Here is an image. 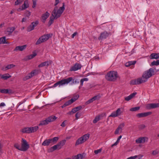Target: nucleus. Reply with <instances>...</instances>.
Wrapping results in <instances>:
<instances>
[{
    "mask_svg": "<svg viewBox=\"0 0 159 159\" xmlns=\"http://www.w3.org/2000/svg\"><path fill=\"white\" fill-rule=\"evenodd\" d=\"M121 108H119L116 111L117 116L119 115H120L122 113V112L121 111Z\"/></svg>",
    "mask_w": 159,
    "mask_h": 159,
    "instance_id": "obj_44",
    "label": "nucleus"
},
{
    "mask_svg": "<svg viewBox=\"0 0 159 159\" xmlns=\"http://www.w3.org/2000/svg\"><path fill=\"white\" fill-rule=\"evenodd\" d=\"M62 4V6L60 7L58 10H57L58 7L57 6H55L53 10L52 11V16H55V15L58 14V15L60 14V16H61V14L65 10V3H63Z\"/></svg>",
    "mask_w": 159,
    "mask_h": 159,
    "instance_id": "obj_4",
    "label": "nucleus"
},
{
    "mask_svg": "<svg viewBox=\"0 0 159 159\" xmlns=\"http://www.w3.org/2000/svg\"><path fill=\"white\" fill-rule=\"evenodd\" d=\"M145 141V137H140L136 140V143H144Z\"/></svg>",
    "mask_w": 159,
    "mask_h": 159,
    "instance_id": "obj_24",
    "label": "nucleus"
},
{
    "mask_svg": "<svg viewBox=\"0 0 159 159\" xmlns=\"http://www.w3.org/2000/svg\"><path fill=\"white\" fill-rule=\"evenodd\" d=\"M51 64V62L50 61H47L41 63L38 65V67L40 68L44 66H48Z\"/></svg>",
    "mask_w": 159,
    "mask_h": 159,
    "instance_id": "obj_15",
    "label": "nucleus"
},
{
    "mask_svg": "<svg viewBox=\"0 0 159 159\" xmlns=\"http://www.w3.org/2000/svg\"><path fill=\"white\" fill-rule=\"evenodd\" d=\"M31 129V132L34 133L38 129V127L37 126H35L34 127H30Z\"/></svg>",
    "mask_w": 159,
    "mask_h": 159,
    "instance_id": "obj_39",
    "label": "nucleus"
},
{
    "mask_svg": "<svg viewBox=\"0 0 159 159\" xmlns=\"http://www.w3.org/2000/svg\"><path fill=\"white\" fill-rule=\"evenodd\" d=\"M15 66V65L13 64L8 65L7 66H5V69H6V70H7L12 68Z\"/></svg>",
    "mask_w": 159,
    "mask_h": 159,
    "instance_id": "obj_38",
    "label": "nucleus"
},
{
    "mask_svg": "<svg viewBox=\"0 0 159 159\" xmlns=\"http://www.w3.org/2000/svg\"><path fill=\"white\" fill-rule=\"evenodd\" d=\"M48 123H49L46 118L45 120L41 121L39 124V125H45L48 124Z\"/></svg>",
    "mask_w": 159,
    "mask_h": 159,
    "instance_id": "obj_32",
    "label": "nucleus"
},
{
    "mask_svg": "<svg viewBox=\"0 0 159 159\" xmlns=\"http://www.w3.org/2000/svg\"><path fill=\"white\" fill-rule=\"evenodd\" d=\"M70 103L69 102V101H68L66 102L64 104L63 106H61V107L62 108H63L64 107H66V106H68L70 105Z\"/></svg>",
    "mask_w": 159,
    "mask_h": 159,
    "instance_id": "obj_48",
    "label": "nucleus"
},
{
    "mask_svg": "<svg viewBox=\"0 0 159 159\" xmlns=\"http://www.w3.org/2000/svg\"><path fill=\"white\" fill-rule=\"evenodd\" d=\"M83 158V155L81 154H78L76 156L74 157V159H82Z\"/></svg>",
    "mask_w": 159,
    "mask_h": 159,
    "instance_id": "obj_36",
    "label": "nucleus"
},
{
    "mask_svg": "<svg viewBox=\"0 0 159 159\" xmlns=\"http://www.w3.org/2000/svg\"><path fill=\"white\" fill-rule=\"evenodd\" d=\"M72 77H69L66 79H62L55 83L52 87H55L58 85L59 86H60L61 85H64L65 84H67L70 81H72Z\"/></svg>",
    "mask_w": 159,
    "mask_h": 159,
    "instance_id": "obj_3",
    "label": "nucleus"
},
{
    "mask_svg": "<svg viewBox=\"0 0 159 159\" xmlns=\"http://www.w3.org/2000/svg\"><path fill=\"white\" fill-rule=\"evenodd\" d=\"M84 142L83 139L81 137L76 140L75 145H78L84 143Z\"/></svg>",
    "mask_w": 159,
    "mask_h": 159,
    "instance_id": "obj_27",
    "label": "nucleus"
},
{
    "mask_svg": "<svg viewBox=\"0 0 159 159\" xmlns=\"http://www.w3.org/2000/svg\"><path fill=\"white\" fill-rule=\"evenodd\" d=\"M111 35V32H108L106 31H105L100 33V36L98 39L99 40H102L103 39H106L109 35Z\"/></svg>",
    "mask_w": 159,
    "mask_h": 159,
    "instance_id": "obj_7",
    "label": "nucleus"
},
{
    "mask_svg": "<svg viewBox=\"0 0 159 159\" xmlns=\"http://www.w3.org/2000/svg\"><path fill=\"white\" fill-rule=\"evenodd\" d=\"M159 65V60H157L156 61H154L151 63V66H153L154 65L158 66Z\"/></svg>",
    "mask_w": 159,
    "mask_h": 159,
    "instance_id": "obj_41",
    "label": "nucleus"
},
{
    "mask_svg": "<svg viewBox=\"0 0 159 159\" xmlns=\"http://www.w3.org/2000/svg\"><path fill=\"white\" fill-rule=\"evenodd\" d=\"M140 109L139 107H137L132 108L130 109V111H136L139 110Z\"/></svg>",
    "mask_w": 159,
    "mask_h": 159,
    "instance_id": "obj_40",
    "label": "nucleus"
},
{
    "mask_svg": "<svg viewBox=\"0 0 159 159\" xmlns=\"http://www.w3.org/2000/svg\"><path fill=\"white\" fill-rule=\"evenodd\" d=\"M26 47L27 45H26L16 46L14 49V51H22L26 48Z\"/></svg>",
    "mask_w": 159,
    "mask_h": 159,
    "instance_id": "obj_14",
    "label": "nucleus"
},
{
    "mask_svg": "<svg viewBox=\"0 0 159 159\" xmlns=\"http://www.w3.org/2000/svg\"><path fill=\"white\" fill-rule=\"evenodd\" d=\"M118 75L117 72L115 71H111L107 73L105 76V79L110 81H114L117 79Z\"/></svg>",
    "mask_w": 159,
    "mask_h": 159,
    "instance_id": "obj_1",
    "label": "nucleus"
},
{
    "mask_svg": "<svg viewBox=\"0 0 159 159\" xmlns=\"http://www.w3.org/2000/svg\"><path fill=\"white\" fill-rule=\"evenodd\" d=\"M72 78V84H78L79 83V81L77 80H75L74 79H73V78Z\"/></svg>",
    "mask_w": 159,
    "mask_h": 159,
    "instance_id": "obj_57",
    "label": "nucleus"
},
{
    "mask_svg": "<svg viewBox=\"0 0 159 159\" xmlns=\"http://www.w3.org/2000/svg\"><path fill=\"white\" fill-rule=\"evenodd\" d=\"M30 148V146L26 140L22 138L21 140V148L20 151H26Z\"/></svg>",
    "mask_w": 159,
    "mask_h": 159,
    "instance_id": "obj_6",
    "label": "nucleus"
},
{
    "mask_svg": "<svg viewBox=\"0 0 159 159\" xmlns=\"http://www.w3.org/2000/svg\"><path fill=\"white\" fill-rule=\"evenodd\" d=\"M29 7V5L28 4V2L27 1L25 0L24 3L22 6V8L20 7L17 10L18 11H20V10H23L26 8H27Z\"/></svg>",
    "mask_w": 159,
    "mask_h": 159,
    "instance_id": "obj_17",
    "label": "nucleus"
},
{
    "mask_svg": "<svg viewBox=\"0 0 159 159\" xmlns=\"http://www.w3.org/2000/svg\"><path fill=\"white\" fill-rule=\"evenodd\" d=\"M32 77V76L30 74H28L27 75H26L25 77L23 78V80H28Z\"/></svg>",
    "mask_w": 159,
    "mask_h": 159,
    "instance_id": "obj_43",
    "label": "nucleus"
},
{
    "mask_svg": "<svg viewBox=\"0 0 159 159\" xmlns=\"http://www.w3.org/2000/svg\"><path fill=\"white\" fill-rule=\"evenodd\" d=\"M24 133L29 134L31 133V127H25L22 129L21 131Z\"/></svg>",
    "mask_w": 159,
    "mask_h": 159,
    "instance_id": "obj_19",
    "label": "nucleus"
},
{
    "mask_svg": "<svg viewBox=\"0 0 159 159\" xmlns=\"http://www.w3.org/2000/svg\"><path fill=\"white\" fill-rule=\"evenodd\" d=\"M75 108L77 111H78L80 110L82 108V107L81 106H79Z\"/></svg>",
    "mask_w": 159,
    "mask_h": 159,
    "instance_id": "obj_59",
    "label": "nucleus"
},
{
    "mask_svg": "<svg viewBox=\"0 0 159 159\" xmlns=\"http://www.w3.org/2000/svg\"><path fill=\"white\" fill-rule=\"evenodd\" d=\"M159 107V103H152L147 105V107L148 109H151Z\"/></svg>",
    "mask_w": 159,
    "mask_h": 159,
    "instance_id": "obj_12",
    "label": "nucleus"
},
{
    "mask_svg": "<svg viewBox=\"0 0 159 159\" xmlns=\"http://www.w3.org/2000/svg\"><path fill=\"white\" fill-rule=\"evenodd\" d=\"M152 113L151 112H142L138 113L136 115V116L139 118H142L146 117L151 115Z\"/></svg>",
    "mask_w": 159,
    "mask_h": 159,
    "instance_id": "obj_10",
    "label": "nucleus"
},
{
    "mask_svg": "<svg viewBox=\"0 0 159 159\" xmlns=\"http://www.w3.org/2000/svg\"><path fill=\"white\" fill-rule=\"evenodd\" d=\"M37 55L36 53L35 52V51H33L32 52V54H31L30 55L27 56L26 57V60L31 59L34 57L35 56Z\"/></svg>",
    "mask_w": 159,
    "mask_h": 159,
    "instance_id": "obj_26",
    "label": "nucleus"
},
{
    "mask_svg": "<svg viewBox=\"0 0 159 159\" xmlns=\"http://www.w3.org/2000/svg\"><path fill=\"white\" fill-rule=\"evenodd\" d=\"M125 126V124L124 123H123L120 124L118 127L117 129L116 130L115 132V134H118L119 133V131L120 130L121 132L122 130V128Z\"/></svg>",
    "mask_w": 159,
    "mask_h": 159,
    "instance_id": "obj_16",
    "label": "nucleus"
},
{
    "mask_svg": "<svg viewBox=\"0 0 159 159\" xmlns=\"http://www.w3.org/2000/svg\"><path fill=\"white\" fill-rule=\"evenodd\" d=\"M146 82V80H143L142 78H139L137 79L132 80L130 81L131 85H136L141 84Z\"/></svg>",
    "mask_w": 159,
    "mask_h": 159,
    "instance_id": "obj_8",
    "label": "nucleus"
},
{
    "mask_svg": "<svg viewBox=\"0 0 159 159\" xmlns=\"http://www.w3.org/2000/svg\"><path fill=\"white\" fill-rule=\"evenodd\" d=\"M136 62V61H128L125 64V66L126 67H129L132 65H134Z\"/></svg>",
    "mask_w": 159,
    "mask_h": 159,
    "instance_id": "obj_29",
    "label": "nucleus"
},
{
    "mask_svg": "<svg viewBox=\"0 0 159 159\" xmlns=\"http://www.w3.org/2000/svg\"><path fill=\"white\" fill-rule=\"evenodd\" d=\"M60 14H59V15L58 14L55 15V16H50V20L48 23V26H50L52 24L53 22L54 19H57L59 17H60Z\"/></svg>",
    "mask_w": 159,
    "mask_h": 159,
    "instance_id": "obj_11",
    "label": "nucleus"
},
{
    "mask_svg": "<svg viewBox=\"0 0 159 159\" xmlns=\"http://www.w3.org/2000/svg\"><path fill=\"white\" fill-rule=\"evenodd\" d=\"M14 147L17 149L20 150V148L21 147H20V145L18 143H15L14 145Z\"/></svg>",
    "mask_w": 159,
    "mask_h": 159,
    "instance_id": "obj_47",
    "label": "nucleus"
},
{
    "mask_svg": "<svg viewBox=\"0 0 159 159\" xmlns=\"http://www.w3.org/2000/svg\"><path fill=\"white\" fill-rule=\"evenodd\" d=\"M0 92L2 93L11 94L12 93V91L11 89H0Z\"/></svg>",
    "mask_w": 159,
    "mask_h": 159,
    "instance_id": "obj_22",
    "label": "nucleus"
},
{
    "mask_svg": "<svg viewBox=\"0 0 159 159\" xmlns=\"http://www.w3.org/2000/svg\"><path fill=\"white\" fill-rule=\"evenodd\" d=\"M81 137L83 138L84 139V141L85 142L89 138V134H84Z\"/></svg>",
    "mask_w": 159,
    "mask_h": 159,
    "instance_id": "obj_35",
    "label": "nucleus"
},
{
    "mask_svg": "<svg viewBox=\"0 0 159 159\" xmlns=\"http://www.w3.org/2000/svg\"><path fill=\"white\" fill-rule=\"evenodd\" d=\"M51 143L50 139H46L43 143L42 145L43 146H48L50 143Z\"/></svg>",
    "mask_w": 159,
    "mask_h": 159,
    "instance_id": "obj_33",
    "label": "nucleus"
},
{
    "mask_svg": "<svg viewBox=\"0 0 159 159\" xmlns=\"http://www.w3.org/2000/svg\"><path fill=\"white\" fill-rule=\"evenodd\" d=\"M158 153V152L157 151V150H155L153 151L152 154L154 155H157Z\"/></svg>",
    "mask_w": 159,
    "mask_h": 159,
    "instance_id": "obj_61",
    "label": "nucleus"
},
{
    "mask_svg": "<svg viewBox=\"0 0 159 159\" xmlns=\"http://www.w3.org/2000/svg\"><path fill=\"white\" fill-rule=\"evenodd\" d=\"M117 115L116 112V111H114L112 112L111 115L109 116V117H115L117 116Z\"/></svg>",
    "mask_w": 159,
    "mask_h": 159,
    "instance_id": "obj_46",
    "label": "nucleus"
},
{
    "mask_svg": "<svg viewBox=\"0 0 159 159\" xmlns=\"http://www.w3.org/2000/svg\"><path fill=\"white\" fill-rule=\"evenodd\" d=\"M34 70L36 75H37L39 73L41 72V71L40 70L35 69Z\"/></svg>",
    "mask_w": 159,
    "mask_h": 159,
    "instance_id": "obj_63",
    "label": "nucleus"
},
{
    "mask_svg": "<svg viewBox=\"0 0 159 159\" xmlns=\"http://www.w3.org/2000/svg\"><path fill=\"white\" fill-rule=\"evenodd\" d=\"M38 24L39 21L38 20L32 22L31 24L27 28V30L28 32H30L34 30V27L36 26Z\"/></svg>",
    "mask_w": 159,
    "mask_h": 159,
    "instance_id": "obj_9",
    "label": "nucleus"
},
{
    "mask_svg": "<svg viewBox=\"0 0 159 159\" xmlns=\"http://www.w3.org/2000/svg\"><path fill=\"white\" fill-rule=\"evenodd\" d=\"M52 147V148L53 149V150H54V151H55L57 149L59 150V149H60V148H59V146L57 144L56 145H54V146H53Z\"/></svg>",
    "mask_w": 159,
    "mask_h": 159,
    "instance_id": "obj_49",
    "label": "nucleus"
},
{
    "mask_svg": "<svg viewBox=\"0 0 159 159\" xmlns=\"http://www.w3.org/2000/svg\"><path fill=\"white\" fill-rule=\"evenodd\" d=\"M57 117L55 116L52 115L48 117L47 119L48 123L53 122L55 120L57 119Z\"/></svg>",
    "mask_w": 159,
    "mask_h": 159,
    "instance_id": "obj_23",
    "label": "nucleus"
},
{
    "mask_svg": "<svg viewBox=\"0 0 159 159\" xmlns=\"http://www.w3.org/2000/svg\"><path fill=\"white\" fill-rule=\"evenodd\" d=\"M77 111V110L74 108L71 111H69L67 114L71 115L75 113Z\"/></svg>",
    "mask_w": 159,
    "mask_h": 159,
    "instance_id": "obj_42",
    "label": "nucleus"
},
{
    "mask_svg": "<svg viewBox=\"0 0 159 159\" xmlns=\"http://www.w3.org/2000/svg\"><path fill=\"white\" fill-rule=\"evenodd\" d=\"M52 36V34H47L42 36L39 38L37 40L35 44L38 45L41 43H42L44 42L47 40L50 37Z\"/></svg>",
    "mask_w": 159,
    "mask_h": 159,
    "instance_id": "obj_5",
    "label": "nucleus"
},
{
    "mask_svg": "<svg viewBox=\"0 0 159 159\" xmlns=\"http://www.w3.org/2000/svg\"><path fill=\"white\" fill-rule=\"evenodd\" d=\"M88 80V78H84L81 80L80 82V85L81 86H82L83 85V82L84 81H87Z\"/></svg>",
    "mask_w": 159,
    "mask_h": 159,
    "instance_id": "obj_45",
    "label": "nucleus"
},
{
    "mask_svg": "<svg viewBox=\"0 0 159 159\" xmlns=\"http://www.w3.org/2000/svg\"><path fill=\"white\" fill-rule=\"evenodd\" d=\"M29 74H30V75H31V76H32V77L35 75H36V74H35V73L34 72V70H33L32 71H31V72H30Z\"/></svg>",
    "mask_w": 159,
    "mask_h": 159,
    "instance_id": "obj_56",
    "label": "nucleus"
},
{
    "mask_svg": "<svg viewBox=\"0 0 159 159\" xmlns=\"http://www.w3.org/2000/svg\"><path fill=\"white\" fill-rule=\"evenodd\" d=\"M137 157V158L138 157V159H141V158L143 156V155L141 154H139L138 155H135Z\"/></svg>",
    "mask_w": 159,
    "mask_h": 159,
    "instance_id": "obj_62",
    "label": "nucleus"
},
{
    "mask_svg": "<svg viewBox=\"0 0 159 159\" xmlns=\"http://www.w3.org/2000/svg\"><path fill=\"white\" fill-rule=\"evenodd\" d=\"M59 138L58 137H55L53 139H50L51 143L52 144H54L57 143V141L58 140Z\"/></svg>",
    "mask_w": 159,
    "mask_h": 159,
    "instance_id": "obj_31",
    "label": "nucleus"
},
{
    "mask_svg": "<svg viewBox=\"0 0 159 159\" xmlns=\"http://www.w3.org/2000/svg\"><path fill=\"white\" fill-rule=\"evenodd\" d=\"M93 102V99H92V98H91L90 99L88 100V101H87L86 102V104H89Z\"/></svg>",
    "mask_w": 159,
    "mask_h": 159,
    "instance_id": "obj_58",
    "label": "nucleus"
},
{
    "mask_svg": "<svg viewBox=\"0 0 159 159\" xmlns=\"http://www.w3.org/2000/svg\"><path fill=\"white\" fill-rule=\"evenodd\" d=\"M33 1V6L32 7L34 8L35 7L36 5V2L37 0H32Z\"/></svg>",
    "mask_w": 159,
    "mask_h": 159,
    "instance_id": "obj_51",
    "label": "nucleus"
},
{
    "mask_svg": "<svg viewBox=\"0 0 159 159\" xmlns=\"http://www.w3.org/2000/svg\"><path fill=\"white\" fill-rule=\"evenodd\" d=\"M101 151H102V149H99L95 150L94 151V152L95 154H98V153L101 152Z\"/></svg>",
    "mask_w": 159,
    "mask_h": 159,
    "instance_id": "obj_54",
    "label": "nucleus"
},
{
    "mask_svg": "<svg viewBox=\"0 0 159 159\" xmlns=\"http://www.w3.org/2000/svg\"><path fill=\"white\" fill-rule=\"evenodd\" d=\"M24 0H16L15 2V5H17L21 3Z\"/></svg>",
    "mask_w": 159,
    "mask_h": 159,
    "instance_id": "obj_50",
    "label": "nucleus"
},
{
    "mask_svg": "<svg viewBox=\"0 0 159 159\" xmlns=\"http://www.w3.org/2000/svg\"><path fill=\"white\" fill-rule=\"evenodd\" d=\"M149 57L150 59H158L159 58V53H152L150 56Z\"/></svg>",
    "mask_w": 159,
    "mask_h": 159,
    "instance_id": "obj_18",
    "label": "nucleus"
},
{
    "mask_svg": "<svg viewBox=\"0 0 159 159\" xmlns=\"http://www.w3.org/2000/svg\"><path fill=\"white\" fill-rule=\"evenodd\" d=\"M100 119V116H96L93 120V123L94 124L96 123Z\"/></svg>",
    "mask_w": 159,
    "mask_h": 159,
    "instance_id": "obj_37",
    "label": "nucleus"
},
{
    "mask_svg": "<svg viewBox=\"0 0 159 159\" xmlns=\"http://www.w3.org/2000/svg\"><path fill=\"white\" fill-rule=\"evenodd\" d=\"M156 69L153 68H150L148 70L144 72L142 75V78L143 80H146L154 75L155 74V70Z\"/></svg>",
    "mask_w": 159,
    "mask_h": 159,
    "instance_id": "obj_2",
    "label": "nucleus"
},
{
    "mask_svg": "<svg viewBox=\"0 0 159 159\" xmlns=\"http://www.w3.org/2000/svg\"><path fill=\"white\" fill-rule=\"evenodd\" d=\"M49 15V13L47 11L45 13L43 14L42 16V18L43 20H46L48 18ZM45 22V21L43 22Z\"/></svg>",
    "mask_w": 159,
    "mask_h": 159,
    "instance_id": "obj_30",
    "label": "nucleus"
},
{
    "mask_svg": "<svg viewBox=\"0 0 159 159\" xmlns=\"http://www.w3.org/2000/svg\"><path fill=\"white\" fill-rule=\"evenodd\" d=\"M81 65L79 64L76 63L74 66L71 67L70 69V71H76L79 69H80L81 68Z\"/></svg>",
    "mask_w": 159,
    "mask_h": 159,
    "instance_id": "obj_13",
    "label": "nucleus"
},
{
    "mask_svg": "<svg viewBox=\"0 0 159 159\" xmlns=\"http://www.w3.org/2000/svg\"><path fill=\"white\" fill-rule=\"evenodd\" d=\"M25 15L26 16L29 18L30 15V12L28 11H26L25 13Z\"/></svg>",
    "mask_w": 159,
    "mask_h": 159,
    "instance_id": "obj_55",
    "label": "nucleus"
},
{
    "mask_svg": "<svg viewBox=\"0 0 159 159\" xmlns=\"http://www.w3.org/2000/svg\"><path fill=\"white\" fill-rule=\"evenodd\" d=\"M53 149L52 148V147L48 149V151L49 152H52L54 151Z\"/></svg>",
    "mask_w": 159,
    "mask_h": 159,
    "instance_id": "obj_64",
    "label": "nucleus"
},
{
    "mask_svg": "<svg viewBox=\"0 0 159 159\" xmlns=\"http://www.w3.org/2000/svg\"><path fill=\"white\" fill-rule=\"evenodd\" d=\"M145 127V126L143 124L140 125H139V128L140 129H144Z\"/></svg>",
    "mask_w": 159,
    "mask_h": 159,
    "instance_id": "obj_53",
    "label": "nucleus"
},
{
    "mask_svg": "<svg viewBox=\"0 0 159 159\" xmlns=\"http://www.w3.org/2000/svg\"><path fill=\"white\" fill-rule=\"evenodd\" d=\"M8 43L6 42L5 37H3L0 38V44H7Z\"/></svg>",
    "mask_w": 159,
    "mask_h": 159,
    "instance_id": "obj_34",
    "label": "nucleus"
},
{
    "mask_svg": "<svg viewBox=\"0 0 159 159\" xmlns=\"http://www.w3.org/2000/svg\"><path fill=\"white\" fill-rule=\"evenodd\" d=\"M66 141L65 139L57 143L60 149L65 144Z\"/></svg>",
    "mask_w": 159,
    "mask_h": 159,
    "instance_id": "obj_28",
    "label": "nucleus"
},
{
    "mask_svg": "<svg viewBox=\"0 0 159 159\" xmlns=\"http://www.w3.org/2000/svg\"><path fill=\"white\" fill-rule=\"evenodd\" d=\"M136 94V92L134 93H132L129 96L126 97L125 98V100L127 101H129L130 99H132L133 98H134Z\"/></svg>",
    "mask_w": 159,
    "mask_h": 159,
    "instance_id": "obj_20",
    "label": "nucleus"
},
{
    "mask_svg": "<svg viewBox=\"0 0 159 159\" xmlns=\"http://www.w3.org/2000/svg\"><path fill=\"white\" fill-rule=\"evenodd\" d=\"M1 78L4 80H7L10 78L11 76L8 73L5 74L3 75H0Z\"/></svg>",
    "mask_w": 159,
    "mask_h": 159,
    "instance_id": "obj_21",
    "label": "nucleus"
},
{
    "mask_svg": "<svg viewBox=\"0 0 159 159\" xmlns=\"http://www.w3.org/2000/svg\"><path fill=\"white\" fill-rule=\"evenodd\" d=\"M80 116V114L79 112H77L75 115V119L77 120Z\"/></svg>",
    "mask_w": 159,
    "mask_h": 159,
    "instance_id": "obj_52",
    "label": "nucleus"
},
{
    "mask_svg": "<svg viewBox=\"0 0 159 159\" xmlns=\"http://www.w3.org/2000/svg\"><path fill=\"white\" fill-rule=\"evenodd\" d=\"M15 29V28L14 27H11L7 28V31L8 32V35H11Z\"/></svg>",
    "mask_w": 159,
    "mask_h": 159,
    "instance_id": "obj_25",
    "label": "nucleus"
},
{
    "mask_svg": "<svg viewBox=\"0 0 159 159\" xmlns=\"http://www.w3.org/2000/svg\"><path fill=\"white\" fill-rule=\"evenodd\" d=\"M69 102L71 104V103H73L75 101V99H74V98H71L70 100H69Z\"/></svg>",
    "mask_w": 159,
    "mask_h": 159,
    "instance_id": "obj_60",
    "label": "nucleus"
}]
</instances>
